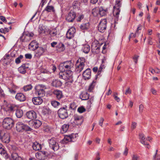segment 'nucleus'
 Returning <instances> with one entry per match:
<instances>
[{"instance_id": "obj_40", "label": "nucleus", "mask_w": 160, "mask_h": 160, "mask_svg": "<svg viewBox=\"0 0 160 160\" xmlns=\"http://www.w3.org/2000/svg\"><path fill=\"white\" fill-rule=\"evenodd\" d=\"M94 97H92L90 98L89 100L87 102V108L88 109H90L91 107V105L92 104L94 101Z\"/></svg>"}, {"instance_id": "obj_55", "label": "nucleus", "mask_w": 160, "mask_h": 160, "mask_svg": "<svg viewBox=\"0 0 160 160\" xmlns=\"http://www.w3.org/2000/svg\"><path fill=\"white\" fill-rule=\"evenodd\" d=\"M105 66L104 64L102 63L100 67L99 68L98 72V75H99L101 72L102 70L103 69L105 68Z\"/></svg>"}, {"instance_id": "obj_50", "label": "nucleus", "mask_w": 160, "mask_h": 160, "mask_svg": "<svg viewBox=\"0 0 160 160\" xmlns=\"http://www.w3.org/2000/svg\"><path fill=\"white\" fill-rule=\"evenodd\" d=\"M51 103L52 105L55 108L57 107L60 104V103L59 102L55 100L52 101Z\"/></svg>"}, {"instance_id": "obj_39", "label": "nucleus", "mask_w": 160, "mask_h": 160, "mask_svg": "<svg viewBox=\"0 0 160 160\" xmlns=\"http://www.w3.org/2000/svg\"><path fill=\"white\" fill-rule=\"evenodd\" d=\"M58 32L57 31L56 28L52 29L50 32V34L52 37H53L57 36V35H59Z\"/></svg>"}, {"instance_id": "obj_45", "label": "nucleus", "mask_w": 160, "mask_h": 160, "mask_svg": "<svg viewBox=\"0 0 160 160\" xmlns=\"http://www.w3.org/2000/svg\"><path fill=\"white\" fill-rule=\"evenodd\" d=\"M0 154L4 156L6 158H8V155L6 151L2 147L0 148Z\"/></svg>"}, {"instance_id": "obj_32", "label": "nucleus", "mask_w": 160, "mask_h": 160, "mask_svg": "<svg viewBox=\"0 0 160 160\" xmlns=\"http://www.w3.org/2000/svg\"><path fill=\"white\" fill-rule=\"evenodd\" d=\"M11 156L13 160H23L16 152H14L12 153Z\"/></svg>"}, {"instance_id": "obj_23", "label": "nucleus", "mask_w": 160, "mask_h": 160, "mask_svg": "<svg viewBox=\"0 0 160 160\" xmlns=\"http://www.w3.org/2000/svg\"><path fill=\"white\" fill-rule=\"evenodd\" d=\"M15 98L17 100L20 102H23L26 100L25 96L22 93H17L15 96Z\"/></svg>"}, {"instance_id": "obj_57", "label": "nucleus", "mask_w": 160, "mask_h": 160, "mask_svg": "<svg viewBox=\"0 0 160 160\" xmlns=\"http://www.w3.org/2000/svg\"><path fill=\"white\" fill-rule=\"evenodd\" d=\"M85 111V109L83 107H79L78 109V111L80 113H82Z\"/></svg>"}, {"instance_id": "obj_6", "label": "nucleus", "mask_w": 160, "mask_h": 160, "mask_svg": "<svg viewBox=\"0 0 160 160\" xmlns=\"http://www.w3.org/2000/svg\"><path fill=\"white\" fill-rule=\"evenodd\" d=\"M48 142L50 147L54 151L59 149V147L56 138H52L48 140Z\"/></svg>"}, {"instance_id": "obj_17", "label": "nucleus", "mask_w": 160, "mask_h": 160, "mask_svg": "<svg viewBox=\"0 0 160 160\" xmlns=\"http://www.w3.org/2000/svg\"><path fill=\"white\" fill-rule=\"evenodd\" d=\"M26 116L29 119L33 120L37 118V115L36 112L33 110L27 112Z\"/></svg>"}, {"instance_id": "obj_42", "label": "nucleus", "mask_w": 160, "mask_h": 160, "mask_svg": "<svg viewBox=\"0 0 160 160\" xmlns=\"http://www.w3.org/2000/svg\"><path fill=\"white\" fill-rule=\"evenodd\" d=\"M80 3L77 1H74L72 3L73 8L79 9Z\"/></svg>"}, {"instance_id": "obj_56", "label": "nucleus", "mask_w": 160, "mask_h": 160, "mask_svg": "<svg viewBox=\"0 0 160 160\" xmlns=\"http://www.w3.org/2000/svg\"><path fill=\"white\" fill-rule=\"evenodd\" d=\"M138 31H136V32L135 34H134L133 33H132L130 34L129 36V41H130V38H135L137 36V35L138 34Z\"/></svg>"}, {"instance_id": "obj_51", "label": "nucleus", "mask_w": 160, "mask_h": 160, "mask_svg": "<svg viewBox=\"0 0 160 160\" xmlns=\"http://www.w3.org/2000/svg\"><path fill=\"white\" fill-rule=\"evenodd\" d=\"M96 82V81H93L92 83L90 85L89 88V90L90 91H91L93 89L95 85Z\"/></svg>"}, {"instance_id": "obj_20", "label": "nucleus", "mask_w": 160, "mask_h": 160, "mask_svg": "<svg viewBox=\"0 0 160 160\" xmlns=\"http://www.w3.org/2000/svg\"><path fill=\"white\" fill-rule=\"evenodd\" d=\"M36 93L38 94L39 97H42L45 95V92L43 88H40L39 86H37L35 88Z\"/></svg>"}, {"instance_id": "obj_60", "label": "nucleus", "mask_w": 160, "mask_h": 160, "mask_svg": "<svg viewBox=\"0 0 160 160\" xmlns=\"http://www.w3.org/2000/svg\"><path fill=\"white\" fill-rule=\"evenodd\" d=\"M49 111H50V110L49 109L46 108H44L42 110V112L44 115H45L48 113L49 112Z\"/></svg>"}, {"instance_id": "obj_22", "label": "nucleus", "mask_w": 160, "mask_h": 160, "mask_svg": "<svg viewBox=\"0 0 160 160\" xmlns=\"http://www.w3.org/2000/svg\"><path fill=\"white\" fill-rule=\"evenodd\" d=\"M79 97L82 100H86L89 98V94L86 92H82L80 94Z\"/></svg>"}, {"instance_id": "obj_15", "label": "nucleus", "mask_w": 160, "mask_h": 160, "mask_svg": "<svg viewBox=\"0 0 160 160\" xmlns=\"http://www.w3.org/2000/svg\"><path fill=\"white\" fill-rule=\"evenodd\" d=\"M139 138L140 139V142L145 145L146 146V147L148 148H149L150 146L149 144L146 142V139L144 136L143 134L140 133L139 135Z\"/></svg>"}, {"instance_id": "obj_1", "label": "nucleus", "mask_w": 160, "mask_h": 160, "mask_svg": "<svg viewBox=\"0 0 160 160\" xmlns=\"http://www.w3.org/2000/svg\"><path fill=\"white\" fill-rule=\"evenodd\" d=\"M85 62L84 58H80L77 61L75 64V71L77 73H80L83 69L85 66Z\"/></svg>"}, {"instance_id": "obj_31", "label": "nucleus", "mask_w": 160, "mask_h": 160, "mask_svg": "<svg viewBox=\"0 0 160 160\" xmlns=\"http://www.w3.org/2000/svg\"><path fill=\"white\" fill-rule=\"evenodd\" d=\"M70 142H72V139L70 137V135H65L61 142L62 143L66 144Z\"/></svg>"}, {"instance_id": "obj_35", "label": "nucleus", "mask_w": 160, "mask_h": 160, "mask_svg": "<svg viewBox=\"0 0 160 160\" xmlns=\"http://www.w3.org/2000/svg\"><path fill=\"white\" fill-rule=\"evenodd\" d=\"M69 127V125L68 124H64L61 127V132L62 134H63L66 132L68 130Z\"/></svg>"}, {"instance_id": "obj_46", "label": "nucleus", "mask_w": 160, "mask_h": 160, "mask_svg": "<svg viewBox=\"0 0 160 160\" xmlns=\"http://www.w3.org/2000/svg\"><path fill=\"white\" fill-rule=\"evenodd\" d=\"M58 48L60 49V51L61 52L63 51L65 49V47L62 43H59L57 46Z\"/></svg>"}, {"instance_id": "obj_47", "label": "nucleus", "mask_w": 160, "mask_h": 160, "mask_svg": "<svg viewBox=\"0 0 160 160\" xmlns=\"http://www.w3.org/2000/svg\"><path fill=\"white\" fill-rule=\"evenodd\" d=\"M40 152L36 153L35 156L36 158L39 160H43L44 159V158L43 157Z\"/></svg>"}, {"instance_id": "obj_10", "label": "nucleus", "mask_w": 160, "mask_h": 160, "mask_svg": "<svg viewBox=\"0 0 160 160\" xmlns=\"http://www.w3.org/2000/svg\"><path fill=\"white\" fill-rule=\"evenodd\" d=\"M0 139L3 142L6 143H8L10 141L11 136L9 133H4L2 136L1 135L0 132Z\"/></svg>"}, {"instance_id": "obj_3", "label": "nucleus", "mask_w": 160, "mask_h": 160, "mask_svg": "<svg viewBox=\"0 0 160 160\" xmlns=\"http://www.w3.org/2000/svg\"><path fill=\"white\" fill-rule=\"evenodd\" d=\"M16 129L18 132H23L24 131H31L32 130L28 126L24 124L22 122H18L17 123L16 126Z\"/></svg>"}, {"instance_id": "obj_5", "label": "nucleus", "mask_w": 160, "mask_h": 160, "mask_svg": "<svg viewBox=\"0 0 160 160\" xmlns=\"http://www.w3.org/2000/svg\"><path fill=\"white\" fill-rule=\"evenodd\" d=\"M67 107L65 106L60 108L58 111V115L59 117L62 119L68 117V114L67 109Z\"/></svg>"}, {"instance_id": "obj_21", "label": "nucleus", "mask_w": 160, "mask_h": 160, "mask_svg": "<svg viewBox=\"0 0 160 160\" xmlns=\"http://www.w3.org/2000/svg\"><path fill=\"white\" fill-rule=\"evenodd\" d=\"M28 64H24L18 68L19 72L22 74H25L26 72V70L28 68Z\"/></svg>"}, {"instance_id": "obj_52", "label": "nucleus", "mask_w": 160, "mask_h": 160, "mask_svg": "<svg viewBox=\"0 0 160 160\" xmlns=\"http://www.w3.org/2000/svg\"><path fill=\"white\" fill-rule=\"evenodd\" d=\"M23 58V56L22 55H20L18 58H16L15 59V62L18 64L21 62V59H22Z\"/></svg>"}, {"instance_id": "obj_37", "label": "nucleus", "mask_w": 160, "mask_h": 160, "mask_svg": "<svg viewBox=\"0 0 160 160\" xmlns=\"http://www.w3.org/2000/svg\"><path fill=\"white\" fill-rule=\"evenodd\" d=\"M90 27L89 22L83 23L79 26V28L82 30H85L89 29Z\"/></svg>"}, {"instance_id": "obj_29", "label": "nucleus", "mask_w": 160, "mask_h": 160, "mask_svg": "<svg viewBox=\"0 0 160 160\" xmlns=\"http://www.w3.org/2000/svg\"><path fill=\"white\" fill-rule=\"evenodd\" d=\"M11 57L9 54H6L2 60L3 62L6 65H8L11 62Z\"/></svg>"}, {"instance_id": "obj_14", "label": "nucleus", "mask_w": 160, "mask_h": 160, "mask_svg": "<svg viewBox=\"0 0 160 160\" xmlns=\"http://www.w3.org/2000/svg\"><path fill=\"white\" fill-rule=\"evenodd\" d=\"M74 123L77 125H80L83 122V119L82 117L75 115L73 116Z\"/></svg>"}, {"instance_id": "obj_2", "label": "nucleus", "mask_w": 160, "mask_h": 160, "mask_svg": "<svg viewBox=\"0 0 160 160\" xmlns=\"http://www.w3.org/2000/svg\"><path fill=\"white\" fill-rule=\"evenodd\" d=\"M72 72L71 70H68L66 72H61L59 73V77L66 81L69 80L68 82L72 83L73 81L72 80Z\"/></svg>"}, {"instance_id": "obj_49", "label": "nucleus", "mask_w": 160, "mask_h": 160, "mask_svg": "<svg viewBox=\"0 0 160 160\" xmlns=\"http://www.w3.org/2000/svg\"><path fill=\"white\" fill-rule=\"evenodd\" d=\"M77 107L76 103L75 102H72L70 104L69 108L72 110H76Z\"/></svg>"}, {"instance_id": "obj_28", "label": "nucleus", "mask_w": 160, "mask_h": 160, "mask_svg": "<svg viewBox=\"0 0 160 160\" xmlns=\"http://www.w3.org/2000/svg\"><path fill=\"white\" fill-rule=\"evenodd\" d=\"M62 82L58 79L53 80L51 83L52 86L56 88L61 87L62 85Z\"/></svg>"}, {"instance_id": "obj_36", "label": "nucleus", "mask_w": 160, "mask_h": 160, "mask_svg": "<svg viewBox=\"0 0 160 160\" xmlns=\"http://www.w3.org/2000/svg\"><path fill=\"white\" fill-rule=\"evenodd\" d=\"M32 126L35 128H37L39 127L42 124L41 122L38 120H35L33 121Z\"/></svg>"}, {"instance_id": "obj_13", "label": "nucleus", "mask_w": 160, "mask_h": 160, "mask_svg": "<svg viewBox=\"0 0 160 160\" xmlns=\"http://www.w3.org/2000/svg\"><path fill=\"white\" fill-rule=\"evenodd\" d=\"M75 28H70L67 32L66 37L69 39L72 38L74 37V34L75 32Z\"/></svg>"}, {"instance_id": "obj_58", "label": "nucleus", "mask_w": 160, "mask_h": 160, "mask_svg": "<svg viewBox=\"0 0 160 160\" xmlns=\"http://www.w3.org/2000/svg\"><path fill=\"white\" fill-rule=\"evenodd\" d=\"M158 151V150H156L155 154V155L153 156V158L154 160H156V157H157L156 160H159L160 159V156H159V155H158L157 156Z\"/></svg>"}, {"instance_id": "obj_11", "label": "nucleus", "mask_w": 160, "mask_h": 160, "mask_svg": "<svg viewBox=\"0 0 160 160\" xmlns=\"http://www.w3.org/2000/svg\"><path fill=\"white\" fill-rule=\"evenodd\" d=\"M33 35V33L32 32L26 33L25 34L23 33L22 35L20 38V41L22 42H26L27 41L25 40L26 38H28V39L29 40H30L31 39V38L32 37Z\"/></svg>"}, {"instance_id": "obj_54", "label": "nucleus", "mask_w": 160, "mask_h": 160, "mask_svg": "<svg viewBox=\"0 0 160 160\" xmlns=\"http://www.w3.org/2000/svg\"><path fill=\"white\" fill-rule=\"evenodd\" d=\"M84 17V15L83 14H81L78 16L77 18L76 19L77 22H80L82 19Z\"/></svg>"}, {"instance_id": "obj_4", "label": "nucleus", "mask_w": 160, "mask_h": 160, "mask_svg": "<svg viewBox=\"0 0 160 160\" xmlns=\"http://www.w3.org/2000/svg\"><path fill=\"white\" fill-rule=\"evenodd\" d=\"M13 120L10 118H6L4 119L2 122L3 127L9 130L14 126Z\"/></svg>"}, {"instance_id": "obj_25", "label": "nucleus", "mask_w": 160, "mask_h": 160, "mask_svg": "<svg viewBox=\"0 0 160 160\" xmlns=\"http://www.w3.org/2000/svg\"><path fill=\"white\" fill-rule=\"evenodd\" d=\"M37 49V52H36V55L38 57H40L43 55V53L45 52L46 49L42 47H38Z\"/></svg>"}, {"instance_id": "obj_24", "label": "nucleus", "mask_w": 160, "mask_h": 160, "mask_svg": "<svg viewBox=\"0 0 160 160\" xmlns=\"http://www.w3.org/2000/svg\"><path fill=\"white\" fill-rule=\"evenodd\" d=\"M33 104L36 105H40L42 102V99L40 97H34L32 100Z\"/></svg>"}, {"instance_id": "obj_12", "label": "nucleus", "mask_w": 160, "mask_h": 160, "mask_svg": "<svg viewBox=\"0 0 160 160\" xmlns=\"http://www.w3.org/2000/svg\"><path fill=\"white\" fill-rule=\"evenodd\" d=\"M91 70L90 68H88L83 73L82 76L83 79L85 80H88L91 77Z\"/></svg>"}, {"instance_id": "obj_53", "label": "nucleus", "mask_w": 160, "mask_h": 160, "mask_svg": "<svg viewBox=\"0 0 160 160\" xmlns=\"http://www.w3.org/2000/svg\"><path fill=\"white\" fill-rule=\"evenodd\" d=\"M122 0H116V6L117 8H120L121 7L122 3L121 1Z\"/></svg>"}, {"instance_id": "obj_48", "label": "nucleus", "mask_w": 160, "mask_h": 160, "mask_svg": "<svg viewBox=\"0 0 160 160\" xmlns=\"http://www.w3.org/2000/svg\"><path fill=\"white\" fill-rule=\"evenodd\" d=\"M70 136L72 139V142H74L77 140V137L78 136V134L77 133L75 134H72L70 135Z\"/></svg>"}, {"instance_id": "obj_44", "label": "nucleus", "mask_w": 160, "mask_h": 160, "mask_svg": "<svg viewBox=\"0 0 160 160\" xmlns=\"http://www.w3.org/2000/svg\"><path fill=\"white\" fill-rule=\"evenodd\" d=\"M90 46L88 45H86L84 46L83 52L85 53H88L90 51Z\"/></svg>"}, {"instance_id": "obj_61", "label": "nucleus", "mask_w": 160, "mask_h": 160, "mask_svg": "<svg viewBox=\"0 0 160 160\" xmlns=\"http://www.w3.org/2000/svg\"><path fill=\"white\" fill-rule=\"evenodd\" d=\"M25 58L28 59H31L32 58V55L31 54L27 53L25 55Z\"/></svg>"}, {"instance_id": "obj_26", "label": "nucleus", "mask_w": 160, "mask_h": 160, "mask_svg": "<svg viewBox=\"0 0 160 160\" xmlns=\"http://www.w3.org/2000/svg\"><path fill=\"white\" fill-rule=\"evenodd\" d=\"M120 9L119 8H117L115 9L113 12V15L115 17V23H117V22L119 19V15L120 14Z\"/></svg>"}, {"instance_id": "obj_7", "label": "nucleus", "mask_w": 160, "mask_h": 160, "mask_svg": "<svg viewBox=\"0 0 160 160\" xmlns=\"http://www.w3.org/2000/svg\"><path fill=\"white\" fill-rule=\"evenodd\" d=\"M107 20L106 19H102L98 26V30L101 32H103L107 28Z\"/></svg>"}, {"instance_id": "obj_30", "label": "nucleus", "mask_w": 160, "mask_h": 160, "mask_svg": "<svg viewBox=\"0 0 160 160\" xmlns=\"http://www.w3.org/2000/svg\"><path fill=\"white\" fill-rule=\"evenodd\" d=\"M32 147L33 149L35 151H39L41 149V145L37 142L32 143Z\"/></svg>"}, {"instance_id": "obj_33", "label": "nucleus", "mask_w": 160, "mask_h": 160, "mask_svg": "<svg viewBox=\"0 0 160 160\" xmlns=\"http://www.w3.org/2000/svg\"><path fill=\"white\" fill-rule=\"evenodd\" d=\"M99 7H95L92 9V13L94 17H97L99 15Z\"/></svg>"}, {"instance_id": "obj_9", "label": "nucleus", "mask_w": 160, "mask_h": 160, "mask_svg": "<svg viewBox=\"0 0 160 160\" xmlns=\"http://www.w3.org/2000/svg\"><path fill=\"white\" fill-rule=\"evenodd\" d=\"M100 46L97 41L92 42L91 46V50L93 53H98L100 52Z\"/></svg>"}, {"instance_id": "obj_19", "label": "nucleus", "mask_w": 160, "mask_h": 160, "mask_svg": "<svg viewBox=\"0 0 160 160\" xmlns=\"http://www.w3.org/2000/svg\"><path fill=\"white\" fill-rule=\"evenodd\" d=\"M71 67L70 66L66 65L63 63H61L60 64L59 69L61 72H66L68 70H71Z\"/></svg>"}, {"instance_id": "obj_16", "label": "nucleus", "mask_w": 160, "mask_h": 160, "mask_svg": "<svg viewBox=\"0 0 160 160\" xmlns=\"http://www.w3.org/2000/svg\"><path fill=\"white\" fill-rule=\"evenodd\" d=\"M38 43L36 40L32 41L28 45V48L29 50L34 51L38 48Z\"/></svg>"}, {"instance_id": "obj_27", "label": "nucleus", "mask_w": 160, "mask_h": 160, "mask_svg": "<svg viewBox=\"0 0 160 160\" xmlns=\"http://www.w3.org/2000/svg\"><path fill=\"white\" fill-rule=\"evenodd\" d=\"M108 11L107 8L104 9L102 7H99V15L100 17H103L106 16L108 13Z\"/></svg>"}, {"instance_id": "obj_43", "label": "nucleus", "mask_w": 160, "mask_h": 160, "mask_svg": "<svg viewBox=\"0 0 160 160\" xmlns=\"http://www.w3.org/2000/svg\"><path fill=\"white\" fill-rule=\"evenodd\" d=\"M32 86L31 84L25 85L23 87L22 89L25 92L29 91L32 89Z\"/></svg>"}, {"instance_id": "obj_62", "label": "nucleus", "mask_w": 160, "mask_h": 160, "mask_svg": "<svg viewBox=\"0 0 160 160\" xmlns=\"http://www.w3.org/2000/svg\"><path fill=\"white\" fill-rule=\"evenodd\" d=\"M132 160H138L139 157L136 154H134L132 156Z\"/></svg>"}, {"instance_id": "obj_64", "label": "nucleus", "mask_w": 160, "mask_h": 160, "mask_svg": "<svg viewBox=\"0 0 160 160\" xmlns=\"http://www.w3.org/2000/svg\"><path fill=\"white\" fill-rule=\"evenodd\" d=\"M0 19L5 23H6L7 22V20L5 17L3 16H0Z\"/></svg>"}, {"instance_id": "obj_59", "label": "nucleus", "mask_w": 160, "mask_h": 160, "mask_svg": "<svg viewBox=\"0 0 160 160\" xmlns=\"http://www.w3.org/2000/svg\"><path fill=\"white\" fill-rule=\"evenodd\" d=\"M62 63L65 64L66 65H69L71 66H72V62L71 61H68L66 62H64Z\"/></svg>"}, {"instance_id": "obj_63", "label": "nucleus", "mask_w": 160, "mask_h": 160, "mask_svg": "<svg viewBox=\"0 0 160 160\" xmlns=\"http://www.w3.org/2000/svg\"><path fill=\"white\" fill-rule=\"evenodd\" d=\"M139 57V56L138 55H135L133 57V59L136 64L137 62Z\"/></svg>"}, {"instance_id": "obj_41", "label": "nucleus", "mask_w": 160, "mask_h": 160, "mask_svg": "<svg viewBox=\"0 0 160 160\" xmlns=\"http://www.w3.org/2000/svg\"><path fill=\"white\" fill-rule=\"evenodd\" d=\"M49 4V3H48V5L46 7L44 11H47L48 12H51V11H52L53 12H55V10L54 9V7L52 6L48 5Z\"/></svg>"}, {"instance_id": "obj_8", "label": "nucleus", "mask_w": 160, "mask_h": 160, "mask_svg": "<svg viewBox=\"0 0 160 160\" xmlns=\"http://www.w3.org/2000/svg\"><path fill=\"white\" fill-rule=\"evenodd\" d=\"M76 16V12L71 10L67 16L66 19L68 22H72L75 20Z\"/></svg>"}, {"instance_id": "obj_38", "label": "nucleus", "mask_w": 160, "mask_h": 160, "mask_svg": "<svg viewBox=\"0 0 160 160\" xmlns=\"http://www.w3.org/2000/svg\"><path fill=\"white\" fill-rule=\"evenodd\" d=\"M18 106L17 105L14 104L10 105L8 107V110L10 112H13L14 111H16L18 109Z\"/></svg>"}, {"instance_id": "obj_34", "label": "nucleus", "mask_w": 160, "mask_h": 160, "mask_svg": "<svg viewBox=\"0 0 160 160\" xmlns=\"http://www.w3.org/2000/svg\"><path fill=\"white\" fill-rule=\"evenodd\" d=\"M15 115L17 118H20L23 115V111L21 109H18L16 111Z\"/></svg>"}, {"instance_id": "obj_18", "label": "nucleus", "mask_w": 160, "mask_h": 160, "mask_svg": "<svg viewBox=\"0 0 160 160\" xmlns=\"http://www.w3.org/2000/svg\"><path fill=\"white\" fill-rule=\"evenodd\" d=\"M53 94L55 97L58 100H60L63 97L62 92L59 90H55L53 92Z\"/></svg>"}]
</instances>
